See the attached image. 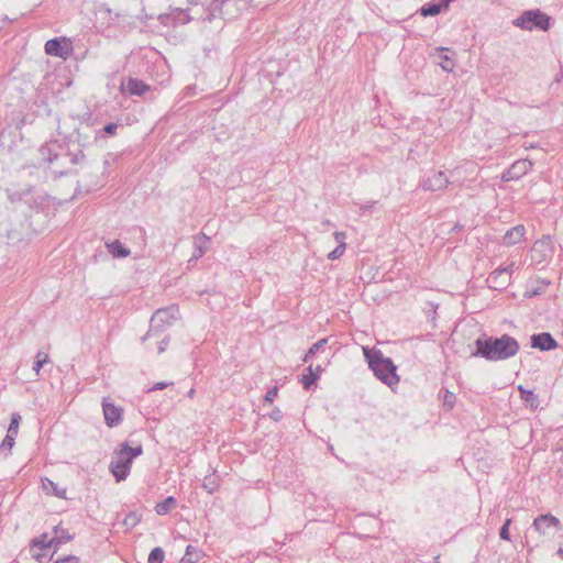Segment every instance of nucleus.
Wrapping results in <instances>:
<instances>
[{
    "label": "nucleus",
    "instance_id": "1",
    "mask_svg": "<svg viewBox=\"0 0 563 563\" xmlns=\"http://www.w3.org/2000/svg\"><path fill=\"white\" fill-rule=\"evenodd\" d=\"M86 144L87 137L81 140V133L77 131L76 140L67 144L49 141L40 147V154L42 159L48 163V169L54 178H59L71 174L73 167L85 161L82 147Z\"/></svg>",
    "mask_w": 563,
    "mask_h": 563
},
{
    "label": "nucleus",
    "instance_id": "2",
    "mask_svg": "<svg viewBox=\"0 0 563 563\" xmlns=\"http://www.w3.org/2000/svg\"><path fill=\"white\" fill-rule=\"evenodd\" d=\"M473 357L484 358L488 362H500L516 356L520 350L519 342L511 335L504 333L500 336L483 333L475 342Z\"/></svg>",
    "mask_w": 563,
    "mask_h": 563
},
{
    "label": "nucleus",
    "instance_id": "3",
    "mask_svg": "<svg viewBox=\"0 0 563 563\" xmlns=\"http://www.w3.org/2000/svg\"><path fill=\"white\" fill-rule=\"evenodd\" d=\"M364 357L374 376L389 388H394L399 383L397 366L390 357L384 356L383 352L368 346L363 347Z\"/></svg>",
    "mask_w": 563,
    "mask_h": 563
},
{
    "label": "nucleus",
    "instance_id": "4",
    "mask_svg": "<svg viewBox=\"0 0 563 563\" xmlns=\"http://www.w3.org/2000/svg\"><path fill=\"white\" fill-rule=\"evenodd\" d=\"M143 454L142 444L130 446L125 441L120 444V448L114 451V455L110 462L109 468L117 482L124 481L131 471V465L134 459Z\"/></svg>",
    "mask_w": 563,
    "mask_h": 563
},
{
    "label": "nucleus",
    "instance_id": "5",
    "mask_svg": "<svg viewBox=\"0 0 563 563\" xmlns=\"http://www.w3.org/2000/svg\"><path fill=\"white\" fill-rule=\"evenodd\" d=\"M514 25L525 31H548L552 25V18L540 9L523 11L512 21Z\"/></svg>",
    "mask_w": 563,
    "mask_h": 563
},
{
    "label": "nucleus",
    "instance_id": "6",
    "mask_svg": "<svg viewBox=\"0 0 563 563\" xmlns=\"http://www.w3.org/2000/svg\"><path fill=\"white\" fill-rule=\"evenodd\" d=\"M175 311L173 307L156 310L150 320V329L147 333L142 336V341L164 331V329L170 324L172 320L175 319Z\"/></svg>",
    "mask_w": 563,
    "mask_h": 563
},
{
    "label": "nucleus",
    "instance_id": "7",
    "mask_svg": "<svg viewBox=\"0 0 563 563\" xmlns=\"http://www.w3.org/2000/svg\"><path fill=\"white\" fill-rule=\"evenodd\" d=\"M531 528L544 537H552L556 531L562 529V525L555 516L542 514L534 518Z\"/></svg>",
    "mask_w": 563,
    "mask_h": 563
},
{
    "label": "nucleus",
    "instance_id": "8",
    "mask_svg": "<svg viewBox=\"0 0 563 563\" xmlns=\"http://www.w3.org/2000/svg\"><path fill=\"white\" fill-rule=\"evenodd\" d=\"M73 43L66 37H54L45 43V52L47 55L68 58L73 53Z\"/></svg>",
    "mask_w": 563,
    "mask_h": 563
},
{
    "label": "nucleus",
    "instance_id": "9",
    "mask_svg": "<svg viewBox=\"0 0 563 563\" xmlns=\"http://www.w3.org/2000/svg\"><path fill=\"white\" fill-rule=\"evenodd\" d=\"M554 252V244L550 235L534 242L531 249V258L537 264L548 261Z\"/></svg>",
    "mask_w": 563,
    "mask_h": 563
},
{
    "label": "nucleus",
    "instance_id": "10",
    "mask_svg": "<svg viewBox=\"0 0 563 563\" xmlns=\"http://www.w3.org/2000/svg\"><path fill=\"white\" fill-rule=\"evenodd\" d=\"M515 263L506 267H499L488 275L487 283L490 288L503 289L510 283V276L514 269Z\"/></svg>",
    "mask_w": 563,
    "mask_h": 563
},
{
    "label": "nucleus",
    "instance_id": "11",
    "mask_svg": "<svg viewBox=\"0 0 563 563\" xmlns=\"http://www.w3.org/2000/svg\"><path fill=\"white\" fill-rule=\"evenodd\" d=\"M102 411L104 416V422L109 428L118 427L123 419V408L115 406L110 401L109 398L102 400Z\"/></svg>",
    "mask_w": 563,
    "mask_h": 563
},
{
    "label": "nucleus",
    "instance_id": "12",
    "mask_svg": "<svg viewBox=\"0 0 563 563\" xmlns=\"http://www.w3.org/2000/svg\"><path fill=\"white\" fill-rule=\"evenodd\" d=\"M450 184L449 177L444 172H434L431 176L421 181V188L426 191L442 190Z\"/></svg>",
    "mask_w": 563,
    "mask_h": 563
},
{
    "label": "nucleus",
    "instance_id": "13",
    "mask_svg": "<svg viewBox=\"0 0 563 563\" xmlns=\"http://www.w3.org/2000/svg\"><path fill=\"white\" fill-rule=\"evenodd\" d=\"M148 89L143 80L133 77L122 80L120 85L121 92L129 96H143Z\"/></svg>",
    "mask_w": 563,
    "mask_h": 563
},
{
    "label": "nucleus",
    "instance_id": "14",
    "mask_svg": "<svg viewBox=\"0 0 563 563\" xmlns=\"http://www.w3.org/2000/svg\"><path fill=\"white\" fill-rule=\"evenodd\" d=\"M530 343L533 349H538L544 352L558 347L556 340L549 332L532 334L530 338Z\"/></svg>",
    "mask_w": 563,
    "mask_h": 563
},
{
    "label": "nucleus",
    "instance_id": "15",
    "mask_svg": "<svg viewBox=\"0 0 563 563\" xmlns=\"http://www.w3.org/2000/svg\"><path fill=\"white\" fill-rule=\"evenodd\" d=\"M308 374H303L301 378V384L303 389L310 390L311 386L317 383L321 373L323 372V367L321 365H317L316 367L310 364L307 368Z\"/></svg>",
    "mask_w": 563,
    "mask_h": 563
},
{
    "label": "nucleus",
    "instance_id": "16",
    "mask_svg": "<svg viewBox=\"0 0 563 563\" xmlns=\"http://www.w3.org/2000/svg\"><path fill=\"white\" fill-rule=\"evenodd\" d=\"M526 229L521 224L510 228L509 230L506 231L503 238L504 245L511 246L519 243L523 238Z\"/></svg>",
    "mask_w": 563,
    "mask_h": 563
},
{
    "label": "nucleus",
    "instance_id": "17",
    "mask_svg": "<svg viewBox=\"0 0 563 563\" xmlns=\"http://www.w3.org/2000/svg\"><path fill=\"white\" fill-rule=\"evenodd\" d=\"M55 536L48 540V544H53L55 549H58L62 544L73 540V536L69 534L68 530L62 528L60 526L54 527Z\"/></svg>",
    "mask_w": 563,
    "mask_h": 563
},
{
    "label": "nucleus",
    "instance_id": "18",
    "mask_svg": "<svg viewBox=\"0 0 563 563\" xmlns=\"http://www.w3.org/2000/svg\"><path fill=\"white\" fill-rule=\"evenodd\" d=\"M444 10H448V9L442 7V3L440 2V0H432L431 2L423 4L419 9V13L424 18L435 16Z\"/></svg>",
    "mask_w": 563,
    "mask_h": 563
},
{
    "label": "nucleus",
    "instance_id": "19",
    "mask_svg": "<svg viewBox=\"0 0 563 563\" xmlns=\"http://www.w3.org/2000/svg\"><path fill=\"white\" fill-rule=\"evenodd\" d=\"M334 239H335V241L339 244H338V246L333 251H331L328 254V258L331 260V261L340 258L344 254L345 249H346V244L344 242L345 241V233H343V232H334Z\"/></svg>",
    "mask_w": 563,
    "mask_h": 563
},
{
    "label": "nucleus",
    "instance_id": "20",
    "mask_svg": "<svg viewBox=\"0 0 563 563\" xmlns=\"http://www.w3.org/2000/svg\"><path fill=\"white\" fill-rule=\"evenodd\" d=\"M43 489L58 498H66V488H60L57 483L44 477L42 478Z\"/></svg>",
    "mask_w": 563,
    "mask_h": 563
},
{
    "label": "nucleus",
    "instance_id": "21",
    "mask_svg": "<svg viewBox=\"0 0 563 563\" xmlns=\"http://www.w3.org/2000/svg\"><path fill=\"white\" fill-rule=\"evenodd\" d=\"M109 253L115 258H124L130 255V250L125 247L119 240L107 243Z\"/></svg>",
    "mask_w": 563,
    "mask_h": 563
},
{
    "label": "nucleus",
    "instance_id": "22",
    "mask_svg": "<svg viewBox=\"0 0 563 563\" xmlns=\"http://www.w3.org/2000/svg\"><path fill=\"white\" fill-rule=\"evenodd\" d=\"M512 174L517 179L523 177L532 168V163L528 159H518L510 165Z\"/></svg>",
    "mask_w": 563,
    "mask_h": 563
},
{
    "label": "nucleus",
    "instance_id": "23",
    "mask_svg": "<svg viewBox=\"0 0 563 563\" xmlns=\"http://www.w3.org/2000/svg\"><path fill=\"white\" fill-rule=\"evenodd\" d=\"M176 505H177L176 498L173 496H168L164 500L156 504L155 511L159 516H165L172 509H174L176 507Z\"/></svg>",
    "mask_w": 563,
    "mask_h": 563
},
{
    "label": "nucleus",
    "instance_id": "24",
    "mask_svg": "<svg viewBox=\"0 0 563 563\" xmlns=\"http://www.w3.org/2000/svg\"><path fill=\"white\" fill-rule=\"evenodd\" d=\"M520 391V398L529 406L531 409H537L539 406L538 395L534 394L533 390L525 389L522 386L518 387Z\"/></svg>",
    "mask_w": 563,
    "mask_h": 563
},
{
    "label": "nucleus",
    "instance_id": "25",
    "mask_svg": "<svg viewBox=\"0 0 563 563\" xmlns=\"http://www.w3.org/2000/svg\"><path fill=\"white\" fill-rule=\"evenodd\" d=\"M170 13H173L174 25H184L191 21V18L187 14V10L181 8H173L170 9Z\"/></svg>",
    "mask_w": 563,
    "mask_h": 563
},
{
    "label": "nucleus",
    "instance_id": "26",
    "mask_svg": "<svg viewBox=\"0 0 563 563\" xmlns=\"http://www.w3.org/2000/svg\"><path fill=\"white\" fill-rule=\"evenodd\" d=\"M438 52H440V62H439V65L441 66V68L444 70V71H452L455 64H454V60L448 56L446 54H444V52L448 51V48L445 47H438L437 48Z\"/></svg>",
    "mask_w": 563,
    "mask_h": 563
},
{
    "label": "nucleus",
    "instance_id": "27",
    "mask_svg": "<svg viewBox=\"0 0 563 563\" xmlns=\"http://www.w3.org/2000/svg\"><path fill=\"white\" fill-rule=\"evenodd\" d=\"M201 556L202 552L194 545L189 544L186 548V552L181 561L186 563H197Z\"/></svg>",
    "mask_w": 563,
    "mask_h": 563
},
{
    "label": "nucleus",
    "instance_id": "28",
    "mask_svg": "<svg viewBox=\"0 0 563 563\" xmlns=\"http://www.w3.org/2000/svg\"><path fill=\"white\" fill-rule=\"evenodd\" d=\"M219 484H220L219 477L216 476L214 474H212V475L205 476L202 487L209 494H212L213 492L217 490V488L219 487Z\"/></svg>",
    "mask_w": 563,
    "mask_h": 563
},
{
    "label": "nucleus",
    "instance_id": "29",
    "mask_svg": "<svg viewBox=\"0 0 563 563\" xmlns=\"http://www.w3.org/2000/svg\"><path fill=\"white\" fill-rule=\"evenodd\" d=\"M117 130H118V123H113V122L108 123L102 129L96 131L95 139L98 140L101 137L114 135L117 133Z\"/></svg>",
    "mask_w": 563,
    "mask_h": 563
},
{
    "label": "nucleus",
    "instance_id": "30",
    "mask_svg": "<svg viewBox=\"0 0 563 563\" xmlns=\"http://www.w3.org/2000/svg\"><path fill=\"white\" fill-rule=\"evenodd\" d=\"M328 343V339H321L319 341H317L316 343H313L310 349L308 350V352L306 353V355L303 356L302 361L305 363H307L309 361L310 357H312L313 355L317 354V352L323 347L325 344Z\"/></svg>",
    "mask_w": 563,
    "mask_h": 563
},
{
    "label": "nucleus",
    "instance_id": "31",
    "mask_svg": "<svg viewBox=\"0 0 563 563\" xmlns=\"http://www.w3.org/2000/svg\"><path fill=\"white\" fill-rule=\"evenodd\" d=\"M165 559V552L162 548H154L148 555L147 563H163Z\"/></svg>",
    "mask_w": 563,
    "mask_h": 563
},
{
    "label": "nucleus",
    "instance_id": "32",
    "mask_svg": "<svg viewBox=\"0 0 563 563\" xmlns=\"http://www.w3.org/2000/svg\"><path fill=\"white\" fill-rule=\"evenodd\" d=\"M49 362V357L47 353L38 352L35 356L34 366L33 369L38 375L41 368L44 366V364Z\"/></svg>",
    "mask_w": 563,
    "mask_h": 563
},
{
    "label": "nucleus",
    "instance_id": "33",
    "mask_svg": "<svg viewBox=\"0 0 563 563\" xmlns=\"http://www.w3.org/2000/svg\"><path fill=\"white\" fill-rule=\"evenodd\" d=\"M21 420V416L19 413H12L11 422L9 424L7 434H11L12 437H16L19 430V423Z\"/></svg>",
    "mask_w": 563,
    "mask_h": 563
},
{
    "label": "nucleus",
    "instance_id": "34",
    "mask_svg": "<svg viewBox=\"0 0 563 563\" xmlns=\"http://www.w3.org/2000/svg\"><path fill=\"white\" fill-rule=\"evenodd\" d=\"M40 548V549H46L52 548L53 544H48L47 534L43 533L38 538H34L31 541V548Z\"/></svg>",
    "mask_w": 563,
    "mask_h": 563
},
{
    "label": "nucleus",
    "instance_id": "35",
    "mask_svg": "<svg viewBox=\"0 0 563 563\" xmlns=\"http://www.w3.org/2000/svg\"><path fill=\"white\" fill-rule=\"evenodd\" d=\"M15 442V437L7 434L0 444V451H11Z\"/></svg>",
    "mask_w": 563,
    "mask_h": 563
},
{
    "label": "nucleus",
    "instance_id": "36",
    "mask_svg": "<svg viewBox=\"0 0 563 563\" xmlns=\"http://www.w3.org/2000/svg\"><path fill=\"white\" fill-rule=\"evenodd\" d=\"M455 400L456 396L453 393L445 390L443 396V406L446 407L448 409H452L455 404Z\"/></svg>",
    "mask_w": 563,
    "mask_h": 563
},
{
    "label": "nucleus",
    "instance_id": "37",
    "mask_svg": "<svg viewBox=\"0 0 563 563\" xmlns=\"http://www.w3.org/2000/svg\"><path fill=\"white\" fill-rule=\"evenodd\" d=\"M510 525H511V519H506V521L501 526V528L499 530V537L501 540H506V541L510 540V534H509Z\"/></svg>",
    "mask_w": 563,
    "mask_h": 563
},
{
    "label": "nucleus",
    "instance_id": "38",
    "mask_svg": "<svg viewBox=\"0 0 563 563\" xmlns=\"http://www.w3.org/2000/svg\"><path fill=\"white\" fill-rule=\"evenodd\" d=\"M174 15L173 13H163L158 15L159 22L165 26H175L173 23Z\"/></svg>",
    "mask_w": 563,
    "mask_h": 563
},
{
    "label": "nucleus",
    "instance_id": "39",
    "mask_svg": "<svg viewBox=\"0 0 563 563\" xmlns=\"http://www.w3.org/2000/svg\"><path fill=\"white\" fill-rule=\"evenodd\" d=\"M500 179L501 181H505V183H508V181H512V180H518L516 177H515V174H512V169L511 167L509 166V168H507L500 176Z\"/></svg>",
    "mask_w": 563,
    "mask_h": 563
},
{
    "label": "nucleus",
    "instance_id": "40",
    "mask_svg": "<svg viewBox=\"0 0 563 563\" xmlns=\"http://www.w3.org/2000/svg\"><path fill=\"white\" fill-rule=\"evenodd\" d=\"M277 393H278L277 387H273V388L268 389L265 395V400L268 402H273L274 399L277 397Z\"/></svg>",
    "mask_w": 563,
    "mask_h": 563
},
{
    "label": "nucleus",
    "instance_id": "41",
    "mask_svg": "<svg viewBox=\"0 0 563 563\" xmlns=\"http://www.w3.org/2000/svg\"><path fill=\"white\" fill-rule=\"evenodd\" d=\"M137 521H139L137 516L135 514H130L125 517L124 525L133 527L137 523Z\"/></svg>",
    "mask_w": 563,
    "mask_h": 563
},
{
    "label": "nucleus",
    "instance_id": "42",
    "mask_svg": "<svg viewBox=\"0 0 563 563\" xmlns=\"http://www.w3.org/2000/svg\"><path fill=\"white\" fill-rule=\"evenodd\" d=\"M55 563H78V558L74 555L64 556L58 559Z\"/></svg>",
    "mask_w": 563,
    "mask_h": 563
},
{
    "label": "nucleus",
    "instance_id": "43",
    "mask_svg": "<svg viewBox=\"0 0 563 563\" xmlns=\"http://www.w3.org/2000/svg\"><path fill=\"white\" fill-rule=\"evenodd\" d=\"M205 249L201 247V246H196L195 251H194V254H192V257L190 261H194V260H198L200 258L201 256H203L205 254Z\"/></svg>",
    "mask_w": 563,
    "mask_h": 563
},
{
    "label": "nucleus",
    "instance_id": "44",
    "mask_svg": "<svg viewBox=\"0 0 563 563\" xmlns=\"http://www.w3.org/2000/svg\"><path fill=\"white\" fill-rule=\"evenodd\" d=\"M274 421H279L283 418V413L279 408H274L269 415Z\"/></svg>",
    "mask_w": 563,
    "mask_h": 563
},
{
    "label": "nucleus",
    "instance_id": "45",
    "mask_svg": "<svg viewBox=\"0 0 563 563\" xmlns=\"http://www.w3.org/2000/svg\"><path fill=\"white\" fill-rule=\"evenodd\" d=\"M169 385H172V383L159 382V383H156L150 390H161V389L166 388Z\"/></svg>",
    "mask_w": 563,
    "mask_h": 563
},
{
    "label": "nucleus",
    "instance_id": "46",
    "mask_svg": "<svg viewBox=\"0 0 563 563\" xmlns=\"http://www.w3.org/2000/svg\"><path fill=\"white\" fill-rule=\"evenodd\" d=\"M374 203L375 202H371V203L362 206L361 207L362 214H364L366 211H371L372 208L374 207Z\"/></svg>",
    "mask_w": 563,
    "mask_h": 563
},
{
    "label": "nucleus",
    "instance_id": "47",
    "mask_svg": "<svg viewBox=\"0 0 563 563\" xmlns=\"http://www.w3.org/2000/svg\"><path fill=\"white\" fill-rule=\"evenodd\" d=\"M168 342V339L167 338H164L162 341H161V345L158 347V352L162 353L165 351V345L167 344Z\"/></svg>",
    "mask_w": 563,
    "mask_h": 563
},
{
    "label": "nucleus",
    "instance_id": "48",
    "mask_svg": "<svg viewBox=\"0 0 563 563\" xmlns=\"http://www.w3.org/2000/svg\"><path fill=\"white\" fill-rule=\"evenodd\" d=\"M453 0H440V2L442 3V7L449 9L450 7V3L452 2Z\"/></svg>",
    "mask_w": 563,
    "mask_h": 563
},
{
    "label": "nucleus",
    "instance_id": "49",
    "mask_svg": "<svg viewBox=\"0 0 563 563\" xmlns=\"http://www.w3.org/2000/svg\"><path fill=\"white\" fill-rule=\"evenodd\" d=\"M195 394H196V389H195V388H191V389L187 393V396H188L189 398H194Z\"/></svg>",
    "mask_w": 563,
    "mask_h": 563
},
{
    "label": "nucleus",
    "instance_id": "50",
    "mask_svg": "<svg viewBox=\"0 0 563 563\" xmlns=\"http://www.w3.org/2000/svg\"><path fill=\"white\" fill-rule=\"evenodd\" d=\"M558 554L560 555V558L563 559V547H560L559 550H558Z\"/></svg>",
    "mask_w": 563,
    "mask_h": 563
},
{
    "label": "nucleus",
    "instance_id": "51",
    "mask_svg": "<svg viewBox=\"0 0 563 563\" xmlns=\"http://www.w3.org/2000/svg\"><path fill=\"white\" fill-rule=\"evenodd\" d=\"M35 559L40 562L42 561V556L40 554L35 555Z\"/></svg>",
    "mask_w": 563,
    "mask_h": 563
},
{
    "label": "nucleus",
    "instance_id": "52",
    "mask_svg": "<svg viewBox=\"0 0 563 563\" xmlns=\"http://www.w3.org/2000/svg\"><path fill=\"white\" fill-rule=\"evenodd\" d=\"M538 294H539L538 291H533V292H531V294L529 295V297L536 296V295H538Z\"/></svg>",
    "mask_w": 563,
    "mask_h": 563
}]
</instances>
